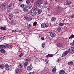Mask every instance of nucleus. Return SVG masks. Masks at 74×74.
Here are the masks:
<instances>
[{"label": "nucleus", "mask_w": 74, "mask_h": 74, "mask_svg": "<svg viewBox=\"0 0 74 74\" xmlns=\"http://www.w3.org/2000/svg\"><path fill=\"white\" fill-rule=\"evenodd\" d=\"M52 70L54 74H55V73H56V68H54L52 69Z\"/></svg>", "instance_id": "obj_21"}, {"label": "nucleus", "mask_w": 74, "mask_h": 74, "mask_svg": "<svg viewBox=\"0 0 74 74\" xmlns=\"http://www.w3.org/2000/svg\"><path fill=\"white\" fill-rule=\"evenodd\" d=\"M1 52L2 53H4L5 54V53H6V52L5 51V50L4 49H1Z\"/></svg>", "instance_id": "obj_20"}, {"label": "nucleus", "mask_w": 74, "mask_h": 74, "mask_svg": "<svg viewBox=\"0 0 74 74\" xmlns=\"http://www.w3.org/2000/svg\"><path fill=\"white\" fill-rule=\"evenodd\" d=\"M24 18L25 19L27 20L28 21H31L32 20V18L31 17H28L27 16H25Z\"/></svg>", "instance_id": "obj_8"}, {"label": "nucleus", "mask_w": 74, "mask_h": 74, "mask_svg": "<svg viewBox=\"0 0 74 74\" xmlns=\"http://www.w3.org/2000/svg\"><path fill=\"white\" fill-rule=\"evenodd\" d=\"M27 69L28 71H30L32 70L33 69V67L32 66H29L27 67Z\"/></svg>", "instance_id": "obj_15"}, {"label": "nucleus", "mask_w": 74, "mask_h": 74, "mask_svg": "<svg viewBox=\"0 0 74 74\" xmlns=\"http://www.w3.org/2000/svg\"><path fill=\"white\" fill-rule=\"evenodd\" d=\"M34 26H36L37 25V22H35L33 23Z\"/></svg>", "instance_id": "obj_43"}, {"label": "nucleus", "mask_w": 74, "mask_h": 74, "mask_svg": "<svg viewBox=\"0 0 74 74\" xmlns=\"http://www.w3.org/2000/svg\"><path fill=\"white\" fill-rule=\"evenodd\" d=\"M39 7H41V5H40V6H38Z\"/></svg>", "instance_id": "obj_58"}, {"label": "nucleus", "mask_w": 74, "mask_h": 74, "mask_svg": "<svg viewBox=\"0 0 74 74\" xmlns=\"http://www.w3.org/2000/svg\"><path fill=\"white\" fill-rule=\"evenodd\" d=\"M59 25L60 26H63L64 25L63 24V23H60L59 24Z\"/></svg>", "instance_id": "obj_39"}, {"label": "nucleus", "mask_w": 74, "mask_h": 74, "mask_svg": "<svg viewBox=\"0 0 74 74\" xmlns=\"http://www.w3.org/2000/svg\"><path fill=\"white\" fill-rule=\"evenodd\" d=\"M23 56V54L22 53H21L20 54L19 56H18L19 57H22Z\"/></svg>", "instance_id": "obj_44"}, {"label": "nucleus", "mask_w": 74, "mask_h": 74, "mask_svg": "<svg viewBox=\"0 0 74 74\" xmlns=\"http://www.w3.org/2000/svg\"><path fill=\"white\" fill-rule=\"evenodd\" d=\"M27 64H28V62H25L24 63L23 65L25 69L26 68V67L27 66Z\"/></svg>", "instance_id": "obj_18"}, {"label": "nucleus", "mask_w": 74, "mask_h": 74, "mask_svg": "<svg viewBox=\"0 0 74 74\" xmlns=\"http://www.w3.org/2000/svg\"><path fill=\"white\" fill-rule=\"evenodd\" d=\"M71 2L69 1H66V5H70Z\"/></svg>", "instance_id": "obj_24"}, {"label": "nucleus", "mask_w": 74, "mask_h": 74, "mask_svg": "<svg viewBox=\"0 0 74 74\" xmlns=\"http://www.w3.org/2000/svg\"><path fill=\"white\" fill-rule=\"evenodd\" d=\"M55 11L57 14H59L62 11V8L58 6L56 9Z\"/></svg>", "instance_id": "obj_4"}, {"label": "nucleus", "mask_w": 74, "mask_h": 74, "mask_svg": "<svg viewBox=\"0 0 74 74\" xmlns=\"http://www.w3.org/2000/svg\"><path fill=\"white\" fill-rule=\"evenodd\" d=\"M10 46L9 44H6L5 45H4V48H10Z\"/></svg>", "instance_id": "obj_16"}, {"label": "nucleus", "mask_w": 74, "mask_h": 74, "mask_svg": "<svg viewBox=\"0 0 74 74\" xmlns=\"http://www.w3.org/2000/svg\"><path fill=\"white\" fill-rule=\"evenodd\" d=\"M45 62L46 63H48V60L47 59L45 60Z\"/></svg>", "instance_id": "obj_47"}, {"label": "nucleus", "mask_w": 74, "mask_h": 74, "mask_svg": "<svg viewBox=\"0 0 74 74\" xmlns=\"http://www.w3.org/2000/svg\"><path fill=\"white\" fill-rule=\"evenodd\" d=\"M70 45L71 46H74V40L73 42L70 43Z\"/></svg>", "instance_id": "obj_31"}, {"label": "nucleus", "mask_w": 74, "mask_h": 74, "mask_svg": "<svg viewBox=\"0 0 74 74\" xmlns=\"http://www.w3.org/2000/svg\"><path fill=\"white\" fill-rule=\"evenodd\" d=\"M41 40H44V37H41Z\"/></svg>", "instance_id": "obj_46"}, {"label": "nucleus", "mask_w": 74, "mask_h": 74, "mask_svg": "<svg viewBox=\"0 0 74 74\" xmlns=\"http://www.w3.org/2000/svg\"><path fill=\"white\" fill-rule=\"evenodd\" d=\"M30 0H27L26 1V3L28 4H30Z\"/></svg>", "instance_id": "obj_36"}, {"label": "nucleus", "mask_w": 74, "mask_h": 74, "mask_svg": "<svg viewBox=\"0 0 74 74\" xmlns=\"http://www.w3.org/2000/svg\"><path fill=\"white\" fill-rule=\"evenodd\" d=\"M12 32H16V30H12Z\"/></svg>", "instance_id": "obj_51"}, {"label": "nucleus", "mask_w": 74, "mask_h": 74, "mask_svg": "<svg viewBox=\"0 0 74 74\" xmlns=\"http://www.w3.org/2000/svg\"><path fill=\"white\" fill-rule=\"evenodd\" d=\"M36 3L38 7H39L40 4H42V0H37L36 2Z\"/></svg>", "instance_id": "obj_2"}, {"label": "nucleus", "mask_w": 74, "mask_h": 74, "mask_svg": "<svg viewBox=\"0 0 74 74\" xmlns=\"http://www.w3.org/2000/svg\"><path fill=\"white\" fill-rule=\"evenodd\" d=\"M0 67L1 69H4V65L3 64L1 65L0 66Z\"/></svg>", "instance_id": "obj_34"}, {"label": "nucleus", "mask_w": 74, "mask_h": 74, "mask_svg": "<svg viewBox=\"0 0 74 74\" xmlns=\"http://www.w3.org/2000/svg\"><path fill=\"white\" fill-rule=\"evenodd\" d=\"M19 1H22L23 0H18Z\"/></svg>", "instance_id": "obj_56"}, {"label": "nucleus", "mask_w": 74, "mask_h": 74, "mask_svg": "<svg viewBox=\"0 0 74 74\" xmlns=\"http://www.w3.org/2000/svg\"><path fill=\"white\" fill-rule=\"evenodd\" d=\"M74 51V48L73 47H72L69 49L68 50V53H72Z\"/></svg>", "instance_id": "obj_6"}, {"label": "nucleus", "mask_w": 74, "mask_h": 74, "mask_svg": "<svg viewBox=\"0 0 74 74\" xmlns=\"http://www.w3.org/2000/svg\"><path fill=\"white\" fill-rule=\"evenodd\" d=\"M18 66L19 69H21V68H23V65L21 64H19Z\"/></svg>", "instance_id": "obj_26"}, {"label": "nucleus", "mask_w": 74, "mask_h": 74, "mask_svg": "<svg viewBox=\"0 0 74 74\" xmlns=\"http://www.w3.org/2000/svg\"><path fill=\"white\" fill-rule=\"evenodd\" d=\"M10 19H11V18H10Z\"/></svg>", "instance_id": "obj_62"}, {"label": "nucleus", "mask_w": 74, "mask_h": 74, "mask_svg": "<svg viewBox=\"0 0 74 74\" xmlns=\"http://www.w3.org/2000/svg\"><path fill=\"white\" fill-rule=\"evenodd\" d=\"M51 19L52 22H53L54 21H56V17H53L51 18Z\"/></svg>", "instance_id": "obj_23"}, {"label": "nucleus", "mask_w": 74, "mask_h": 74, "mask_svg": "<svg viewBox=\"0 0 74 74\" xmlns=\"http://www.w3.org/2000/svg\"><path fill=\"white\" fill-rule=\"evenodd\" d=\"M50 1H53V0H50Z\"/></svg>", "instance_id": "obj_57"}, {"label": "nucleus", "mask_w": 74, "mask_h": 74, "mask_svg": "<svg viewBox=\"0 0 74 74\" xmlns=\"http://www.w3.org/2000/svg\"><path fill=\"white\" fill-rule=\"evenodd\" d=\"M9 16L10 18H12L13 17V16L12 15V14L10 13L9 14Z\"/></svg>", "instance_id": "obj_30"}, {"label": "nucleus", "mask_w": 74, "mask_h": 74, "mask_svg": "<svg viewBox=\"0 0 74 74\" xmlns=\"http://www.w3.org/2000/svg\"><path fill=\"white\" fill-rule=\"evenodd\" d=\"M45 43H43L42 45V48H45Z\"/></svg>", "instance_id": "obj_35"}, {"label": "nucleus", "mask_w": 74, "mask_h": 74, "mask_svg": "<svg viewBox=\"0 0 74 74\" xmlns=\"http://www.w3.org/2000/svg\"><path fill=\"white\" fill-rule=\"evenodd\" d=\"M74 36L73 35H71L70 37L69 38V40L71 38H74Z\"/></svg>", "instance_id": "obj_33"}, {"label": "nucleus", "mask_w": 74, "mask_h": 74, "mask_svg": "<svg viewBox=\"0 0 74 74\" xmlns=\"http://www.w3.org/2000/svg\"><path fill=\"white\" fill-rule=\"evenodd\" d=\"M8 7V5L7 4H3L1 7V8L2 10H3L4 11L6 10V8Z\"/></svg>", "instance_id": "obj_3"}, {"label": "nucleus", "mask_w": 74, "mask_h": 74, "mask_svg": "<svg viewBox=\"0 0 74 74\" xmlns=\"http://www.w3.org/2000/svg\"><path fill=\"white\" fill-rule=\"evenodd\" d=\"M25 5H24V4H21L20 5V7L23 8H24V7H25Z\"/></svg>", "instance_id": "obj_38"}, {"label": "nucleus", "mask_w": 74, "mask_h": 74, "mask_svg": "<svg viewBox=\"0 0 74 74\" xmlns=\"http://www.w3.org/2000/svg\"><path fill=\"white\" fill-rule=\"evenodd\" d=\"M37 60H35L34 61V63H36V62H37Z\"/></svg>", "instance_id": "obj_52"}, {"label": "nucleus", "mask_w": 74, "mask_h": 74, "mask_svg": "<svg viewBox=\"0 0 74 74\" xmlns=\"http://www.w3.org/2000/svg\"><path fill=\"white\" fill-rule=\"evenodd\" d=\"M40 8L41 9H38L37 7H36L34 9L32 10L30 13V15L31 16L36 15L38 13V14H40L42 12V10L41 8Z\"/></svg>", "instance_id": "obj_1"}, {"label": "nucleus", "mask_w": 74, "mask_h": 74, "mask_svg": "<svg viewBox=\"0 0 74 74\" xmlns=\"http://www.w3.org/2000/svg\"><path fill=\"white\" fill-rule=\"evenodd\" d=\"M30 1H32V2H33V1H34V0H30Z\"/></svg>", "instance_id": "obj_54"}, {"label": "nucleus", "mask_w": 74, "mask_h": 74, "mask_svg": "<svg viewBox=\"0 0 74 74\" xmlns=\"http://www.w3.org/2000/svg\"><path fill=\"white\" fill-rule=\"evenodd\" d=\"M25 61L26 62H27V63H28V62H30V58L26 59Z\"/></svg>", "instance_id": "obj_29"}, {"label": "nucleus", "mask_w": 74, "mask_h": 74, "mask_svg": "<svg viewBox=\"0 0 74 74\" xmlns=\"http://www.w3.org/2000/svg\"><path fill=\"white\" fill-rule=\"evenodd\" d=\"M31 26V25L30 24H29L28 27H30Z\"/></svg>", "instance_id": "obj_53"}, {"label": "nucleus", "mask_w": 74, "mask_h": 74, "mask_svg": "<svg viewBox=\"0 0 74 74\" xmlns=\"http://www.w3.org/2000/svg\"><path fill=\"white\" fill-rule=\"evenodd\" d=\"M50 36L51 37H55V36H56V34H55V33L53 32H51L50 33Z\"/></svg>", "instance_id": "obj_9"}, {"label": "nucleus", "mask_w": 74, "mask_h": 74, "mask_svg": "<svg viewBox=\"0 0 74 74\" xmlns=\"http://www.w3.org/2000/svg\"><path fill=\"white\" fill-rule=\"evenodd\" d=\"M44 4L45 5H47L48 4V2L47 1H45L44 2Z\"/></svg>", "instance_id": "obj_45"}, {"label": "nucleus", "mask_w": 74, "mask_h": 74, "mask_svg": "<svg viewBox=\"0 0 74 74\" xmlns=\"http://www.w3.org/2000/svg\"><path fill=\"white\" fill-rule=\"evenodd\" d=\"M61 29H62L61 27H58V32H60V30H61Z\"/></svg>", "instance_id": "obj_28"}, {"label": "nucleus", "mask_w": 74, "mask_h": 74, "mask_svg": "<svg viewBox=\"0 0 74 74\" xmlns=\"http://www.w3.org/2000/svg\"><path fill=\"white\" fill-rule=\"evenodd\" d=\"M1 5V3H0V5Z\"/></svg>", "instance_id": "obj_61"}, {"label": "nucleus", "mask_w": 74, "mask_h": 74, "mask_svg": "<svg viewBox=\"0 0 74 74\" xmlns=\"http://www.w3.org/2000/svg\"><path fill=\"white\" fill-rule=\"evenodd\" d=\"M4 39V38L3 37H0V40L1 41H2V40H3Z\"/></svg>", "instance_id": "obj_40"}, {"label": "nucleus", "mask_w": 74, "mask_h": 74, "mask_svg": "<svg viewBox=\"0 0 74 74\" xmlns=\"http://www.w3.org/2000/svg\"><path fill=\"white\" fill-rule=\"evenodd\" d=\"M71 71V70L70 69L68 70V71Z\"/></svg>", "instance_id": "obj_55"}, {"label": "nucleus", "mask_w": 74, "mask_h": 74, "mask_svg": "<svg viewBox=\"0 0 74 74\" xmlns=\"http://www.w3.org/2000/svg\"><path fill=\"white\" fill-rule=\"evenodd\" d=\"M71 18H74V13H73L71 15Z\"/></svg>", "instance_id": "obj_37"}, {"label": "nucleus", "mask_w": 74, "mask_h": 74, "mask_svg": "<svg viewBox=\"0 0 74 74\" xmlns=\"http://www.w3.org/2000/svg\"><path fill=\"white\" fill-rule=\"evenodd\" d=\"M22 69L17 68L15 70V71L16 73H21L22 71Z\"/></svg>", "instance_id": "obj_5"}, {"label": "nucleus", "mask_w": 74, "mask_h": 74, "mask_svg": "<svg viewBox=\"0 0 74 74\" xmlns=\"http://www.w3.org/2000/svg\"><path fill=\"white\" fill-rule=\"evenodd\" d=\"M29 74H35V73L34 72H31L29 73Z\"/></svg>", "instance_id": "obj_49"}, {"label": "nucleus", "mask_w": 74, "mask_h": 74, "mask_svg": "<svg viewBox=\"0 0 74 74\" xmlns=\"http://www.w3.org/2000/svg\"><path fill=\"white\" fill-rule=\"evenodd\" d=\"M23 10L24 12H26L27 11H28V9L27 8V6H26V5H25V7L23 8Z\"/></svg>", "instance_id": "obj_11"}, {"label": "nucleus", "mask_w": 74, "mask_h": 74, "mask_svg": "<svg viewBox=\"0 0 74 74\" xmlns=\"http://www.w3.org/2000/svg\"><path fill=\"white\" fill-rule=\"evenodd\" d=\"M10 22L11 23H12V24H13L14 25V23L13 22V21H10Z\"/></svg>", "instance_id": "obj_48"}, {"label": "nucleus", "mask_w": 74, "mask_h": 74, "mask_svg": "<svg viewBox=\"0 0 74 74\" xmlns=\"http://www.w3.org/2000/svg\"><path fill=\"white\" fill-rule=\"evenodd\" d=\"M3 48H4V45H0V49H1Z\"/></svg>", "instance_id": "obj_32"}, {"label": "nucleus", "mask_w": 74, "mask_h": 74, "mask_svg": "<svg viewBox=\"0 0 74 74\" xmlns=\"http://www.w3.org/2000/svg\"><path fill=\"white\" fill-rule=\"evenodd\" d=\"M48 7L47 6H45V5H43L42 7V8H47Z\"/></svg>", "instance_id": "obj_41"}, {"label": "nucleus", "mask_w": 74, "mask_h": 74, "mask_svg": "<svg viewBox=\"0 0 74 74\" xmlns=\"http://www.w3.org/2000/svg\"><path fill=\"white\" fill-rule=\"evenodd\" d=\"M8 8L10 9H12V3H10L9 5Z\"/></svg>", "instance_id": "obj_25"}, {"label": "nucleus", "mask_w": 74, "mask_h": 74, "mask_svg": "<svg viewBox=\"0 0 74 74\" xmlns=\"http://www.w3.org/2000/svg\"><path fill=\"white\" fill-rule=\"evenodd\" d=\"M56 46L59 48H62V47H63V46L62 45V44L61 43H57L56 45Z\"/></svg>", "instance_id": "obj_14"}, {"label": "nucleus", "mask_w": 74, "mask_h": 74, "mask_svg": "<svg viewBox=\"0 0 74 74\" xmlns=\"http://www.w3.org/2000/svg\"><path fill=\"white\" fill-rule=\"evenodd\" d=\"M27 8V7L29 9H31L32 8V5L30 4H29L26 5Z\"/></svg>", "instance_id": "obj_19"}, {"label": "nucleus", "mask_w": 74, "mask_h": 74, "mask_svg": "<svg viewBox=\"0 0 74 74\" xmlns=\"http://www.w3.org/2000/svg\"><path fill=\"white\" fill-rule=\"evenodd\" d=\"M11 11V9L8 8V9L7 10V12H10Z\"/></svg>", "instance_id": "obj_27"}, {"label": "nucleus", "mask_w": 74, "mask_h": 74, "mask_svg": "<svg viewBox=\"0 0 74 74\" xmlns=\"http://www.w3.org/2000/svg\"><path fill=\"white\" fill-rule=\"evenodd\" d=\"M41 27L42 28H45V27H48V26L45 23H43L41 24Z\"/></svg>", "instance_id": "obj_7"}, {"label": "nucleus", "mask_w": 74, "mask_h": 74, "mask_svg": "<svg viewBox=\"0 0 74 74\" xmlns=\"http://www.w3.org/2000/svg\"><path fill=\"white\" fill-rule=\"evenodd\" d=\"M4 66L5 70H9V66L8 64H6L4 65Z\"/></svg>", "instance_id": "obj_13"}, {"label": "nucleus", "mask_w": 74, "mask_h": 74, "mask_svg": "<svg viewBox=\"0 0 74 74\" xmlns=\"http://www.w3.org/2000/svg\"><path fill=\"white\" fill-rule=\"evenodd\" d=\"M20 31H21V32H22V30H20Z\"/></svg>", "instance_id": "obj_60"}, {"label": "nucleus", "mask_w": 74, "mask_h": 74, "mask_svg": "<svg viewBox=\"0 0 74 74\" xmlns=\"http://www.w3.org/2000/svg\"><path fill=\"white\" fill-rule=\"evenodd\" d=\"M73 62L72 61L69 62H68L69 64H73Z\"/></svg>", "instance_id": "obj_42"}, {"label": "nucleus", "mask_w": 74, "mask_h": 74, "mask_svg": "<svg viewBox=\"0 0 74 74\" xmlns=\"http://www.w3.org/2000/svg\"><path fill=\"white\" fill-rule=\"evenodd\" d=\"M58 0H55V1H58Z\"/></svg>", "instance_id": "obj_59"}, {"label": "nucleus", "mask_w": 74, "mask_h": 74, "mask_svg": "<svg viewBox=\"0 0 74 74\" xmlns=\"http://www.w3.org/2000/svg\"><path fill=\"white\" fill-rule=\"evenodd\" d=\"M60 60L61 59L59 58L57 60V62H60Z\"/></svg>", "instance_id": "obj_50"}, {"label": "nucleus", "mask_w": 74, "mask_h": 74, "mask_svg": "<svg viewBox=\"0 0 74 74\" xmlns=\"http://www.w3.org/2000/svg\"><path fill=\"white\" fill-rule=\"evenodd\" d=\"M68 53L69 52H68V51H66L62 54V56L63 57H65L66 56V55L68 54Z\"/></svg>", "instance_id": "obj_10"}, {"label": "nucleus", "mask_w": 74, "mask_h": 74, "mask_svg": "<svg viewBox=\"0 0 74 74\" xmlns=\"http://www.w3.org/2000/svg\"><path fill=\"white\" fill-rule=\"evenodd\" d=\"M65 73V71L63 70H62L59 72V74H63Z\"/></svg>", "instance_id": "obj_17"}, {"label": "nucleus", "mask_w": 74, "mask_h": 74, "mask_svg": "<svg viewBox=\"0 0 74 74\" xmlns=\"http://www.w3.org/2000/svg\"><path fill=\"white\" fill-rule=\"evenodd\" d=\"M0 29L1 30H5V31L6 29H7V27L5 25L3 26L0 27Z\"/></svg>", "instance_id": "obj_12"}, {"label": "nucleus", "mask_w": 74, "mask_h": 74, "mask_svg": "<svg viewBox=\"0 0 74 74\" xmlns=\"http://www.w3.org/2000/svg\"><path fill=\"white\" fill-rule=\"evenodd\" d=\"M53 56V55L52 54H48L46 56V58H50L52 57Z\"/></svg>", "instance_id": "obj_22"}]
</instances>
